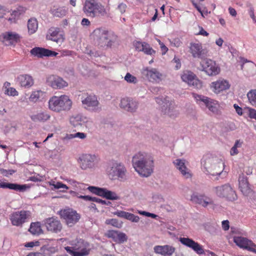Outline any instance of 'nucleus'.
I'll list each match as a JSON object with an SVG mask.
<instances>
[{"label": "nucleus", "mask_w": 256, "mask_h": 256, "mask_svg": "<svg viewBox=\"0 0 256 256\" xmlns=\"http://www.w3.org/2000/svg\"><path fill=\"white\" fill-rule=\"evenodd\" d=\"M202 70L209 76L218 74L220 70L218 65L215 61L210 59H206L201 62Z\"/></svg>", "instance_id": "nucleus-16"}, {"label": "nucleus", "mask_w": 256, "mask_h": 256, "mask_svg": "<svg viewBox=\"0 0 256 256\" xmlns=\"http://www.w3.org/2000/svg\"><path fill=\"white\" fill-rule=\"evenodd\" d=\"M38 244H39L38 242H27L25 246L26 248H32L35 246H38Z\"/></svg>", "instance_id": "nucleus-60"}, {"label": "nucleus", "mask_w": 256, "mask_h": 256, "mask_svg": "<svg viewBox=\"0 0 256 256\" xmlns=\"http://www.w3.org/2000/svg\"><path fill=\"white\" fill-rule=\"evenodd\" d=\"M222 228L224 230H228L230 228L229 222L228 220H223L222 222Z\"/></svg>", "instance_id": "nucleus-55"}, {"label": "nucleus", "mask_w": 256, "mask_h": 256, "mask_svg": "<svg viewBox=\"0 0 256 256\" xmlns=\"http://www.w3.org/2000/svg\"><path fill=\"white\" fill-rule=\"evenodd\" d=\"M248 13L250 16L252 18L253 22L256 23V18L254 14V8L252 6H250L248 9Z\"/></svg>", "instance_id": "nucleus-50"}, {"label": "nucleus", "mask_w": 256, "mask_h": 256, "mask_svg": "<svg viewBox=\"0 0 256 256\" xmlns=\"http://www.w3.org/2000/svg\"><path fill=\"white\" fill-rule=\"evenodd\" d=\"M42 94L43 92L41 90L34 91L30 94L29 100L30 102H35L40 99Z\"/></svg>", "instance_id": "nucleus-41"}, {"label": "nucleus", "mask_w": 256, "mask_h": 256, "mask_svg": "<svg viewBox=\"0 0 256 256\" xmlns=\"http://www.w3.org/2000/svg\"><path fill=\"white\" fill-rule=\"evenodd\" d=\"M248 115L250 118L256 120V110L252 108H249L248 110Z\"/></svg>", "instance_id": "nucleus-54"}, {"label": "nucleus", "mask_w": 256, "mask_h": 256, "mask_svg": "<svg viewBox=\"0 0 256 256\" xmlns=\"http://www.w3.org/2000/svg\"><path fill=\"white\" fill-rule=\"evenodd\" d=\"M135 47L137 50L143 52L146 54L152 56L156 53V51L150 47V44L144 42H136Z\"/></svg>", "instance_id": "nucleus-34"}, {"label": "nucleus", "mask_w": 256, "mask_h": 256, "mask_svg": "<svg viewBox=\"0 0 256 256\" xmlns=\"http://www.w3.org/2000/svg\"><path fill=\"white\" fill-rule=\"evenodd\" d=\"M44 225L48 230L55 233L60 232L62 228V225L60 221L54 217L46 219L44 220Z\"/></svg>", "instance_id": "nucleus-23"}, {"label": "nucleus", "mask_w": 256, "mask_h": 256, "mask_svg": "<svg viewBox=\"0 0 256 256\" xmlns=\"http://www.w3.org/2000/svg\"><path fill=\"white\" fill-rule=\"evenodd\" d=\"M154 252L162 256H172L175 252L176 248L172 246L166 244L156 246L154 248Z\"/></svg>", "instance_id": "nucleus-28"}, {"label": "nucleus", "mask_w": 256, "mask_h": 256, "mask_svg": "<svg viewBox=\"0 0 256 256\" xmlns=\"http://www.w3.org/2000/svg\"><path fill=\"white\" fill-rule=\"evenodd\" d=\"M16 80L22 87L28 88L34 84V80L29 74H20L17 77Z\"/></svg>", "instance_id": "nucleus-32"}, {"label": "nucleus", "mask_w": 256, "mask_h": 256, "mask_svg": "<svg viewBox=\"0 0 256 256\" xmlns=\"http://www.w3.org/2000/svg\"><path fill=\"white\" fill-rule=\"evenodd\" d=\"M30 53L34 56H36L38 58H42L44 56H54L58 54L54 51L40 47H35L32 48L30 51Z\"/></svg>", "instance_id": "nucleus-27"}, {"label": "nucleus", "mask_w": 256, "mask_h": 256, "mask_svg": "<svg viewBox=\"0 0 256 256\" xmlns=\"http://www.w3.org/2000/svg\"><path fill=\"white\" fill-rule=\"evenodd\" d=\"M46 38L56 42L57 44H62L64 40L62 34H60V28H50L46 36Z\"/></svg>", "instance_id": "nucleus-29"}, {"label": "nucleus", "mask_w": 256, "mask_h": 256, "mask_svg": "<svg viewBox=\"0 0 256 256\" xmlns=\"http://www.w3.org/2000/svg\"><path fill=\"white\" fill-rule=\"evenodd\" d=\"M157 104L161 106L162 112L170 118H174L178 115V112L174 110V103L168 97L158 96L156 98Z\"/></svg>", "instance_id": "nucleus-10"}, {"label": "nucleus", "mask_w": 256, "mask_h": 256, "mask_svg": "<svg viewBox=\"0 0 256 256\" xmlns=\"http://www.w3.org/2000/svg\"><path fill=\"white\" fill-rule=\"evenodd\" d=\"M83 11L87 16L91 18L104 16L107 14L104 6L96 0H86Z\"/></svg>", "instance_id": "nucleus-7"}, {"label": "nucleus", "mask_w": 256, "mask_h": 256, "mask_svg": "<svg viewBox=\"0 0 256 256\" xmlns=\"http://www.w3.org/2000/svg\"><path fill=\"white\" fill-rule=\"evenodd\" d=\"M234 107L235 108L236 112H237V114L238 115L242 116V114L243 112H242V108L240 107L236 104H234Z\"/></svg>", "instance_id": "nucleus-58"}, {"label": "nucleus", "mask_w": 256, "mask_h": 256, "mask_svg": "<svg viewBox=\"0 0 256 256\" xmlns=\"http://www.w3.org/2000/svg\"><path fill=\"white\" fill-rule=\"evenodd\" d=\"M212 192L218 198H224L228 201L233 202L238 198L235 190L228 183L214 186Z\"/></svg>", "instance_id": "nucleus-8"}, {"label": "nucleus", "mask_w": 256, "mask_h": 256, "mask_svg": "<svg viewBox=\"0 0 256 256\" xmlns=\"http://www.w3.org/2000/svg\"><path fill=\"white\" fill-rule=\"evenodd\" d=\"M239 188L243 194L248 196L252 192L250 186L248 182L247 178L244 175L240 176L238 179Z\"/></svg>", "instance_id": "nucleus-31"}, {"label": "nucleus", "mask_w": 256, "mask_h": 256, "mask_svg": "<svg viewBox=\"0 0 256 256\" xmlns=\"http://www.w3.org/2000/svg\"><path fill=\"white\" fill-rule=\"evenodd\" d=\"M117 232L118 231L116 230H109L106 234V236L108 238H112L114 242V240H116V236Z\"/></svg>", "instance_id": "nucleus-49"}, {"label": "nucleus", "mask_w": 256, "mask_h": 256, "mask_svg": "<svg viewBox=\"0 0 256 256\" xmlns=\"http://www.w3.org/2000/svg\"><path fill=\"white\" fill-rule=\"evenodd\" d=\"M50 185L53 186L54 189H65V190H61L62 192H66V190L68 189V186L66 184H62V182H56L54 180H52L50 182Z\"/></svg>", "instance_id": "nucleus-40"}, {"label": "nucleus", "mask_w": 256, "mask_h": 256, "mask_svg": "<svg viewBox=\"0 0 256 256\" xmlns=\"http://www.w3.org/2000/svg\"><path fill=\"white\" fill-rule=\"evenodd\" d=\"M172 63L176 64V65L174 66L176 70H178L180 69L181 67V62L180 60L176 58V56H174V59L172 61Z\"/></svg>", "instance_id": "nucleus-52"}, {"label": "nucleus", "mask_w": 256, "mask_h": 256, "mask_svg": "<svg viewBox=\"0 0 256 256\" xmlns=\"http://www.w3.org/2000/svg\"><path fill=\"white\" fill-rule=\"evenodd\" d=\"M4 93L8 96H15L18 95V92L15 88L11 87L4 90Z\"/></svg>", "instance_id": "nucleus-45"}, {"label": "nucleus", "mask_w": 256, "mask_h": 256, "mask_svg": "<svg viewBox=\"0 0 256 256\" xmlns=\"http://www.w3.org/2000/svg\"><path fill=\"white\" fill-rule=\"evenodd\" d=\"M202 164L205 169V174L213 176L220 175L224 168L222 160L212 156H204L202 160Z\"/></svg>", "instance_id": "nucleus-2"}, {"label": "nucleus", "mask_w": 256, "mask_h": 256, "mask_svg": "<svg viewBox=\"0 0 256 256\" xmlns=\"http://www.w3.org/2000/svg\"><path fill=\"white\" fill-rule=\"evenodd\" d=\"M29 232L32 234H40L42 232L40 222H36L32 223L29 228Z\"/></svg>", "instance_id": "nucleus-39"}, {"label": "nucleus", "mask_w": 256, "mask_h": 256, "mask_svg": "<svg viewBox=\"0 0 256 256\" xmlns=\"http://www.w3.org/2000/svg\"><path fill=\"white\" fill-rule=\"evenodd\" d=\"M86 136V134L84 132H78L75 134V138H78L80 139H84Z\"/></svg>", "instance_id": "nucleus-63"}, {"label": "nucleus", "mask_w": 256, "mask_h": 256, "mask_svg": "<svg viewBox=\"0 0 256 256\" xmlns=\"http://www.w3.org/2000/svg\"><path fill=\"white\" fill-rule=\"evenodd\" d=\"M126 212L122 210H117L114 214L117 216L118 217L124 218Z\"/></svg>", "instance_id": "nucleus-62"}, {"label": "nucleus", "mask_w": 256, "mask_h": 256, "mask_svg": "<svg viewBox=\"0 0 256 256\" xmlns=\"http://www.w3.org/2000/svg\"><path fill=\"white\" fill-rule=\"evenodd\" d=\"M105 223L106 224H110L116 228H120L121 226V224L116 218L107 219Z\"/></svg>", "instance_id": "nucleus-47"}, {"label": "nucleus", "mask_w": 256, "mask_h": 256, "mask_svg": "<svg viewBox=\"0 0 256 256\" xmlns=\"http://www.w3.org/2000/svg\"><path fill=\"white\" fill-rule=\"evenodd\" d=\"M124 80L128 83L136 84L137 82L136 78L129 72H128L125 76Z\"/></svg>", "instance_id": "nucleus-46"}, {"label": "nucleus", "mask_w": 256, "mask_h": 256, "mask_svg": "<svg viewBox=\"0 0 256 256\" xmlns=\"http://www.w3.org/2000/svg\"><path fill=\"white\" fill-rule=\"evenodd\" d=\"M160 48H161V50L162 51V54H164L168 52V48L164 45V44L162 42H160Z\"/></svg>", "instance_id": "nucleus-59"}, {"label": "nucleus", "mask_w": 256, "mask_h": 256, "mask_svg": "<svg viewBox=\"0 0 256 256\" xmlns=\"http://www.w3.org/2000/svg\"><path fill=\"white\" fill-rule=\"evenodd\" d=\"M181 78L183 82L194 88L200 89L202 87V82L197 78L195 74L190 71L184 72L181 76Z\"/></svg>", "instance_id": "nucleus-18"}, {"label": "nucleus", "mask_w": 256, "mask_h": 256, "mask_svg": "<svg viewBox=\"0 0 256 256\" xmlns=\"http://www.w3.org/2000/svg\"><path fill=\"white\" fill-rule=\"evenodd\" d=\"M192 96L196 104L201 108H207L213 114L216 116L222 114L221 109L222 108V104H220L218 101L204 95L192 93Z\"/></svg>", "instance_id": "nucleus-5"}, {"label": "nucleus", "mask_w": 256, "mask_h": 256, "mask_svg": "<svg viewBox=\"0 0 256 256\" xmlns=\"http://www.w3.org/2000/svg\"><path fill=\"white\" fill-rule=\"evenodd\" d=\"M4 38L5 40L10 41L12 44L20 41V36L16 32H8L4 34Z\"/></svg>", "instance_id": "nucleus-37"}, {"label": "nucleus", "mask_w": 256, "mask_h": 256, "mask_svg": "<svg viewBox=\"0 0 256 256\" xmlns=\"http://www.w3.org/2000/svg\"><path fill=\"white\" fill-rule=\"evenodd\" d=\"M190 51L194 58L204 59L208 56V50L206 48H204L200 42L190 43Z\"/></svg>", "instance_id": "nucleus-14"}, {"label": "nucleus", "mask_w": 256, "mask_h": 256, "mask_svg": "<svg viewBox=\"0 0 256 256\" xmlns=\"http://www.w3.org/2000/svg\"><path fill=\"white\" fill-rule=\"evenodd\" d=\"M138 214H140L144 216H148V217H150V218H156L158 216L157 215H156V214H154L150 213V212H146V211H139L138 212Z\"/></svg>", "instance_id": "nucleus-53"}, {"label": "nucleus", "mask_w": 256, "mask_h": 256, "mask_svg": "<svg viewBox=\"0 0 256 256\" xmlns=\"http://www.w3.org/2000/svg\"><path fill=\"white\" fill-rule=\"evenodd\" d=\"M82 102L84 108L89 111L98 112L101 110L102 108L97 97L94 95L87 96L82 100Z\"/></svg>", "instance_id": "nucleus-17"}, {"label": "nucleus", "mask_w": 256, "mask_h": 256, "mask_svg": "<svg viewBox=\"0 0 256 256\" xmlns=\"http://www.w3.org/2000/svg\"><path fill=\"white\" fill-rule=\"evenodd\" d=\"M114 242L118 243H123L127 240V236L124 233L118 231Z\"/></svg>", "instance_id": "nucleus-44"}, {"label": "nucleus", "mask_w": 256, "mask_h": 256, "mask_svg": "<svg viewBox=\"0 0 256 256\" xmlns=\"http://www.w3.org/2000/svg\"><path fill=\"white\" fill-rule=\"evenodd\" d=\"M26 184H18L1 182H0V188H8L19 192H24L26 189Z\"/></svg>", "instance_id": "nucleus-35"}, {"label": "nucleus", "mask_w": 256, "mask_h": 256, "mask_svg": "<svg viewBox=\"0 0 256 256\" xmlns=\"http://www.w3.org/2000/svg\"><path fill=\"white\" fill-rule=\"evenodd\" d=\"M138 102L130 98H124L121 100V108L130 112H135L138 108Z\"/></svg>", "instance_id": "nucleus-26"}, {"label": "nucleus", "mask_w": 256, "mask_h": 256, "mask_svg": "<svg viewBox=\"0 0 256 256\" xmlns=\"http://www.w3.org/2000/svg\"><path fill=\"white\" fill-rule=\"evenodd\" d=\"M80 188L82 190H88L92 193L108 200H118L120 198L119 196L116 192L108 190L106 188H99L94 186H87L88 185L84 184H80Z\"/></svg>", "instance_id": "nucleus-9"}, {"label": "nucleus", "mask_w": 256, "mask_h": 256, "mask_svg": "<svg viewBox=\"0 0 256 256\" xmlns=\"http://www.w3.org/2000/svg\"><path fill=\"white\" fill-rule=\"evenodd\" d=\"M172 46L176 47H178L180 46L182 42L178 39H174L171 42Z\"/></svg>", "instance_id": "nucleus-61"}, {"label": "nucleus", "mask_w": 256, "mask_h": 256, "mask_svg": "<svg viewBox=\"0 0 256 256\" xmlns=\"http://www.w3.org/2000/svg\"><path fill=\"white\" fill-rule=\"evenodd\" d=\"M72 102L67 95L52 96L48 100V108L52 111L60 112L70 110Z\"/></svg>", "instance_id": "nucleus-6"}, {"label": "nucleus", "mask_w": 256, "mask_h": 256, "mask_svg": "<svg viewBox=\"0 0 256 256\" xmlns=\"http://www.w3.org/2000/svg\"><path fill=\"white\" fill-rule=\"evenodd\" d=\"M60 214L69 226H74L80 218V214L76 211L70 208L60 210Z\"/></svg>", "instance_id": "nucleus-15"}, {"label": "nucleus", "mask_w": 256, "mask_h": 256, "mask_svg": "<svg viewBox=\"0 0 256 256\" xmlns=\"http://www.w3.org/2000/svg\"><path fill=\"white\" fill-rule=\"evenodd\" d=\"M31 216V212L29 210H22L12 213L10 215V220L13 226H22L26 222Z\"/></svg>", "instance_id": "nucleus-13"}, {"label": "nucleus", "mask_w": 256, "mask_h": 256, "mask_svg": "<svg viewBox=\"0 0 256 256\" xmlns=\"http://www.w3.org/2000/svg\"><path fill=\"white\" fill-rule=\"evenodd\" d=\"M90 36L96 44L100 47L110 48L116 39V36L104 28L95 29Z\"/></svg>", "instance_id": "nucleus-3"}, {"label": "nucleus", "mask_w": 256, "mask_h": 256, "mask_svg": "<svg viewBox=\"0 0 256 256\" xmlns=\"http://www.w3.org/2000/svg\"><path fill=\"white\" fill-rule=\"evenodd\" d=\"M126 4L123 2L119 4L117 7L118 10L120 12L121 14H123L126 12Z\"/></svg>", "instance_id": "nucleus-51"}, {"label": "nucleus", "mask_w": 256, "mask_h": 256, "mask_svg": "<svg viewBox=\"0 0 256 256\" xmlns=\"http://www.w3.org/2000/svg\"><path fill=\"white\" fill-rule=\"evenodd\" d=\"M217 227V225L207 224L205 226V229L210 233L213 234L216 232Z\"/></svg>", "instance_id": "nucleus-48"}, {"label": "nucleus", "mask_w": 256, "mask_h": 256, "mask_svg": "<svg viewBox=\"0 0 256 256\" xmlns=\"http://www.w3.org/2000/svg\"><path fill=\"white\" fill-rule=\"evenodd\" d=\"M140 220V218L138 216H136L134 214H131V216H130L129 220L134 222H138Z\"/></svg>", "instance_id": "nucleus-57"}, {"label": "nucleus", "mask_w": 256, "mask_h": 256, "mask_svg": "<svg viewBox=\"0 0 256 256\" xmlns=\"http://www.w3.org/2000/svg\"><path fill=\"white\" fill-rule=\"evenodd\" d=\"M67 244L70 246L64 248L72 256H87L90 254V244L82 239L76 238L69 240Z\"/></svg>", "instance_id": "nucleus-4"}, {"label": "nucleus", "mask_w": 256, "mask_h": 256, "mask_svg": "<svg viewBox=\"0 0 256 256\" xmlns=\"http://www.w3.org/2000/svg\"><path fill=\"white\" fill-rule=\"evenodd\" d=\"M107 172L110 178L112 180L118 179L122 180L126 179V168L121 162L117 161L112 162Z\"/></svg>", "instance_id": "nucleus-11"}, {"label": "nucleus", "mask_w": 256, "mask_h": 256, "mask_svg": "<svg viewBox=\"0 0 256 256\" xmlns=\"http://www.w3.org/2000/svg\"><path fill=\"white\" fill-rule=\"evenodd\" d=\"M247 96L250 104L256 106V90H251L248 94Z\"/></svg>", "instance_id": "nucleus-42"}, {"label": "nucleus", "mask_w": 256, "mask_h": 256, "mask_svg": "<svg viewBox=\"0 0 256 256\" xmlns=\"http://www.w3.org/2000/svg\"><path fill=\"white\" fill-rule=\"evenodd\" d=\"M66 10L64 8H58L52 10L53 15L56 17L61 18L64 16Z\"/></svg>", "instance_id": "nucleus-43"}, {"label": "nucleus", "mask_w": 256, "mask_h": 256, "mask_svg": "<svg viewBox=\"0 0 256 256\" xmlns=\"http://www.w3.org/2000/svg\"><path fill=\"white\" fill-rule=\"evenodd\" d=\"M76 196L78 198H82L86 201H90V202L92 201L93 197L89 196H82V195L78 196V195H76Z\"/></svg>", "instance_id": "nucleus-56"}, {"label": "nucleus", "mask_w": 256, "mask_h": 256, "mask_svg": "<svg viewBox=\"0 0 256 256\" xmlns=\"http://www.w3.org/2000/svg\"><path fill=\"white\" fill-rule=\"evenodd\" d=\"M230 86L229 82L224 79H220L216 82H213L210 84V88L215 94H218L220 92L228 90Z\"/></svg>", "instance_id": "nucleus-21"}, {"label": "nucleus", "mask_w": 256, "mask_h": 256, "mask_svg": "<svg viewBox=\"0 0 256 256\" xmlns=\"http://www.w3.org/2000/svg\"><path fill=\"white\" fill-rule=\"evenodd\" d=\"M98 162V158L95 154H83L78 160L80 168L84 170L94 168Z\"/></svg>", "instance_id": "nucleus-12"}, {"label": "nucleus", "mask_w": 256, "mask_h": 256, "mask_svg": "<svg viewBox=\"0 0 256 256\" xmlns=\"http://www.w3.org/2000/svg\"><path fill=\"white\" fill-rule=\"evenodd\" d=\"M176 168L178 170L181 174L186 178L191 177L190 170L185 165V160L184 159H176L173 162Z\"/></svg>", "instance_id": "nucleus-30"}, {"label": "nucleus", "mask_w": 256, "mask_h": 256, "mask_svg": "<svg viewBox=\"0 0 256 256\" xmlns=\"http://www.w3.org/2000/svg\"><path fill=\"white\" fill-rule=\"evenodd\" d=\"M6 12V8L0 5V18H2Z\"/></svg>", "instance_id": "nucleus-64"}, {"label": "nucleus", "mask_w": 256, "mask_h": 256, "mask_svg": "<svg viewBox=\"0 0 256 256\" xmlns=\"http://www.w3.org/2000/svg\"><path fill=\"white\" fill-rule=\"evenodd\" d=\"M88 122V118L81 114L73 116L70 118V123L74 128L82 126Z\"/></svg>", "instance_id": "nucleus-33"}, {"label": "nucleus", "mask_w": 256, "mask_h": 256, "mask_svg": "<svg viewBox=\"0 0 256 256\" xmlns=\"http://www.w3.org/2000/svg\"><path fill=\"white\" fill-rule=\"evenodd\" d=\"M132 162L135 170L143 176L148 177L153 172V158L148 154H136L132 158Z\"/></svg>", "instance_id": "nucleus-1"}, {"label": "nucleus", "mask_w": 256, "mask_h": 256, "mask_svg": "<svg viewBox=\"0 0 256 256\" xmlns=\"http://www.w3.org/2000/svg\"><path fill=\"white\" fill-rule=\"evenodd\" d=\"M38 28V23L34 18H30L28 22V28L30 34H34Z\"/></svg>", "instance_id": "nucleus-38"}, {"label": "nucleus", "mask_w": 256, "mask_h": 256, "mask_svg": "<svg viewBox=\"0 0 256 256\" xmlns=\"http://www.w3.org/2000/svg\"><path fill=\"white\" fill-rule=\"evenodd\" d=\"M179 241L183 245L190 248L199 255L205 254V250L202 245L188 238H180Z\"/></svg>", "instance_id": "nucleus-19"}, {"label": "nucleus", "mask_w": 256, "mask_h": 256, "mask_svg": "<svg viewBox=\"0 0 256 256\" xmlns=\"http://www.w3.org/2000/svg\"><path fill=\"white\" fill-rule=\"evenodd\" d=\"M30 118L34 122H44L50 118V116L47 112H40L32 115Z\"/></svg>", "instance_id": "nucleus-36"}, {"label": "nucleus", "mask_w": 256, "mask_h": 256, "mask_svg": "<svg viewBox=\"0 0 256 256\" xmlns=\"http://www.w3.org/2000/svg\"><path fill=\"white\" fill-rule=\"evenodd\" d=\"M142 74L152 82H158L162 80V74L155 68H146L144 69Z\"/></svg>", "instance_id": "nucleus-22"}, {"label": "nucleus", "mask_w": 256, "mask_h": 256, "mask_svg": "<svg viewBox=\"0 0 256 256\" xmlns=\"http://www.w3.org/2000/svg\"><path fill=\"white\" fill-rule=\"evenodd\" d=\"M46 83L55 89H60L68 86L67 82L62 78L54 75L50 76L47 78Z\"/></svg>", "instance_id": "nucleus-24"}, {"label": "nucleus", "mask_w": 256, "mask_h": 256, "mask_svg": "<svg viewBox=\"0 0 256 256\" xmlns=\"http://www.w3.org/2000/svg\"><path fill=\"white\" fill-rule=\"evenodd\" d=\"M234 242L239 247L256 254V245L252 240L242 236H235Z\"/></svg>", "instance_id": "nucleus-20"}, {"label": "nucleus", "mask_w": 256, "mask_h": 256, "mask_svg": "<svg viewBox=\"0 0 256 256\" xmlns=\"http://www.w3.org/2000/svg\"><path fill=\"white\" fill-rule=\"evenodd\" d=\"M190 200L192 202L200 204L204 208L208 205L214 204V202L211 198L204 194H200L198 193L193 194L191 196Z\"/></svg>", "instance_id": "nucleus-25"}]
</instances>
